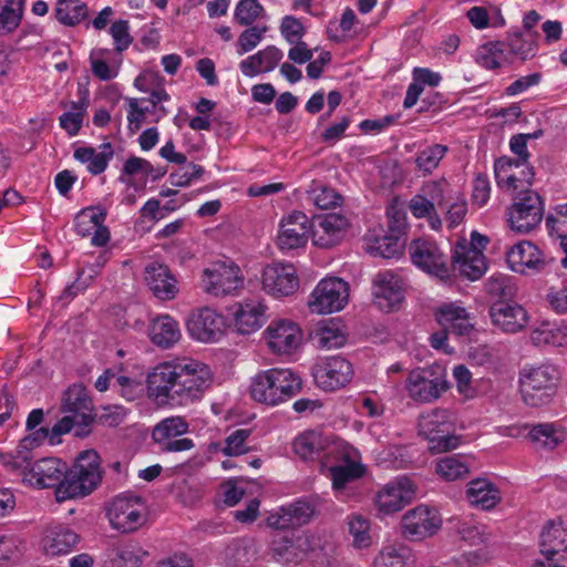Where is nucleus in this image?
I'll return each instance as SVG.
<instances>
[{
	"mask_svg": "<svg viewBox=\"0 0 567 567\" xmlns=\"http://www.w3.org/2000/svg\"><path fill=\"white\" fill-rule=\"evenodd\" d=\"M225 561L229 567L245 566L256 558V550L249 543L235 540L225 548Z\"/></svg>",
	"mask_w": 567,
	"mask_h": 567,
	"instance_id": "51",
	"label": "nucleus"
},
{
	"mask_svg": "<svg viewBox=\"0 0 567 567\" xmlns=\"http://www.w3.org/2000/svg\"><path fill=\"white\" fill-rule=\"evenodd\" d=\"M449 389L447 372L440 364L415 368L404 381L408 398L419 404L437 401Z\"/></svg>",
	"mask_w": 567,
	"mask_h": 567,
	"instance_id": "7",
	"label": "nucleus"
},
{
	"mask_svg": "<svg viewBox=\"0 0 567 567\" xmlns=\"http://www.w3.org/2000/svg\"><path fill=\"white\" fill-rule=\"evenodd\" d=\"M527 437L538 447L554 450L567 441V427L559 422L533 425Z\"/></svg>",
	"mask_w": 567,
	"mask_h": 567,
	"instance_id": "39",
	"label": "nucleus"
},
{
	"mask_svg": "<svg viewBox=\"0 0 567 567\" xmlns=\"http://www.w3.org/2000/svg\"><path fill=\"white\" fill-rule=\"evenodd\" d=\"M540 553L547 560L567 557V519L547 523L540 533Z\"/></svg>",
	"mask_w": 567,
	"mask_h": 567,
	"instance_id": "31",
	"label": "nucleus"
},
{
	"mask_svg": "<svg viewBox=\"0 0 567 567\" xmlns=\"http://www.w3.org/2000/svg\"><path fill=\"white\" fill-rule=\"evenodd\" d=\"M266 28L251 27L243 31L237 40V53L243 55L252 51L262 40Z\"/></svg>",
	"mask_w": 567,
	"mask_h": 567,
	"instance_id": "63",
	"label": "nucleus"
},
{
	"mask_svg": "<svg viewBox=\"0 0 567 567\" xmlns=\"http://www.w3.org/2000/svg\"><path fill=\"white\" fill-rule=\"evenodd\" d=\"M199 285L213 297L237 296L244 289L245 276L234 261L217 260L203 269Z\"/></svg>",
	"mask_w": 567,
	"mask_h": 567,
	"instance_id": "8",
	"label": "nucleus"
},
{
	"mask_svg": "<svg viewBox=\"0 0 567 567\" xmlns=\"http://www.w3.org/2000/svg\"><path fill=\"white\" fill-rule=\"evenodd\" d=\"M272 557L279 563L299 561V554L296 550L295 538L281 537L275 539L271 546Z\"/></svg>",
	"mask_w": 567,
	"mask_h": 567,
	"instance_id": "60",
	"label": "nucleus"
},
{
	"mask_svg": "<svg viewBox=\"0 0 567 567\" xmlns=\"http://www.w3.org/2000/svg\"><path fill=\"white\" fill-rule=\"evenodd\" d=\"M309 199L321 209L336 207L341 202V196L331 187L315 185L308 192Z\"/></svg>",
	"mask_w": 567,
	"mask_h": 567,
	"instance_id": "56",
	"label": "nucleus"
},
{
	"mask_svg": "<svg viewBox=\"0 0 567 567\" xmlns=\"http://www.w3.org/2000/svg\"><path fill=\"white\" fill-rule=\"evenodd\" d=\"M560 382V371L549 362L527 364L519 373L523 401L532 408H540L553 402Z\"/></svg>",
	"mask_w": 567,
	"mask_h": 567,
	"instance_id": "3",
	"label": "nucleus"
},
{
	"mask_svg": "<svg viewBox=\"0 0 567 567\" xmlns=\"http://www.w3.org/2000/svg\"><path fill=\"white\" fill-rule=\"evenodd\" d=\"M493 326L507 333H516L525 329L529 321L527 310L519 303L496 301L489 308Z\"/></svg>",
	"mask_w": 567,
	"mask_h": 567,
	"instance_id": "28",
	"label": "nucleus"
},
{
	"mask_svg": "<svg viewBox=\"0 0 567 567\" xmlns=\"http://www.w3.org/2000/svg\"><path fill=\"white\" fill-rule=\"evenodd\" d=\"M105 212L101 208L82 209L74 218V229L82 237L91 236L100 224L105 221Z\"/></svg>",
	"mask_w": 567,
	"mask_h": 567,
	"instance_id": "49",
	"label": "nucleus"
},
{
	"mask_svg": "<svg viewBox=\"0 0 567 567\" xmlns=\"http://www.w3.org/2000/svg\"><path fill=\"white\" fill-rule=\"evenodd\" d=\"M545 299L548 308L555 313H567V279L548 287Z\"/></svg>",
	"mask_w": 567,
	"mask_h": 567,
	"instance_id": "58",
	"label": "nucleus"
},
{
	"mask_svg": "<svg viewBox=\"0 0 567 567\" xmlns=\"http://www.w3.org/2000/svg\"><path fill=\"white\" fill-rule=\"evenodd\" d=\"M62 411L75 415L83 425V430L78 431V436L89 434V427L94 420V415L93 402L85 386L73 384L65 390L62 399Z\"/></svg>",
	"mask_w": 567,
	"mask_h": 567,
	"instance_id": "27",
	"label": "nucleus"
},
{
	"mask_svg": "<svg viewBox=\"0 0 567 567\" xmlns=\"http://www.w3.org/2000/svg\"><path fill=\"white\" fill-rule=\"evenodd\" d=\"M315 343L321 349L340 348L346 343L347 336L339 321L324 320L318 324L312 337Z\"/></svg>",
	"mask_w": 567,
	"mask_h": 567,
	"instance_id": "44",
	"label": "nucleus"
},
{
	"mask_svg": "<svg viewBox=\"0 0 567 567\" xmlns=\"http://www.w3.org/2000/svg\"><path fill=\"white\" fill-rule=\"evenodd\" d=\"M260 288L274 299L292 296L299 288V277L291 264L271 262L260 271Z\"/></svg>",
	"mask_w": 567,
	"mask_h": 567,
	"instance_id": "13",
	"label": "nucleus"
},
{
	"mask_svg": "<svg viewBox=\"0 0 567 567\" xmlns=\"http://www.w3.org/2000/svg\"><path fill=\"white\" fill-rule=\"evenodd\" d=\"M506 261L514 272L525 276L544 271L549 262L545 254L529 240H522L508 248Z\"/></svg>",
	"mask_w": 567,
	"mask_h": 567,
	"instance_id": "19",
	"label": "nucleus"
},
{
	"mask_svg": "<svg viewBox=\"0 0 567 567\" xmlns=\"http://www.w3.org/2000/svg\"><path fill=\"white\" fill-rule=\"evenodd\" d=\"M436 319L444 329L456 336L468 334L473 329L472 319L458 302H446L436 310Z\"/></svg>",
	"mask_w": 567,
	"mask_h": 567,
	"instance_id": "35",
	"label": "nucleus"
},
{
	"mask_svg": "<svg viewBox=\"0 0 567 567\" xmlns=\"http://www.w3.org/2000/svg\"><path fill=\"white\" fill-rule=\"evenodd\" d=\"M301 379L290 369L272 368L260 371L250 382V395L259 403L277 405L296 395Z\"/></svg>",
	"mask_w": 567,
	"mask_h": 567,
	"instance_id": "4",
	"label": "nucleus"
},
{
	"mask_svg": "<svg viewBox=\"0 0 567 567\" xmlns=\"http://www.w3.org/2000/svg\"><path fill=\"white\" fill-rule=\"evenodd\" d=\"M203 174V166L190 163L186 168L172 172L168 181L175 187H186L190 185L192 182L199 179Z\"/></svg>",
	"mask_w": 567,
	"mask_h": 567,
	"instance_id": "61",
	"label": "nucleus"
},
{
	"mask_svg": "<svg viewBox=\"0 0 567 567\" xmlns=\"http://www.w3.org/2000/svg\"><path fill=\"white\" fill-rule=\"evenodd\" d=\"M410 556V549L404 545H386L375 556L373 567H408Z\"/></svg>",
	"mask_w": 567,
	"mask_h": 567,
	"instance_id": "48",
	"label": "nucleus"
},
{
	"mask_svg": "<svg viewBox=\"0 0 567 567\" xmlns=\"http://www.w3.org/2000/svg\"><path fill=\"white\" fill-rule=\"evenodd\" d=\"M189 431V424L184 416H169L159 421L152 431V439L159 451L177 453L192 450L195 444L192 439L179 437Z\"/></svg>",
	"mask_w": 567,
	"mask_h": 567,
	"instance_id": "15",
	"label": "nucleus"
},
{
	"mask_svg": "<svg viewBox=\"0 0 567 567\" xmlns=\"http://www.w3.org/2000/svg\"><path fill=\"white\" fill-rule=\"evenodd\" d=\"M445 182H425L409 200V209L415 218H425L434 214L435 206L442 207L444 200Z\"/></svg>",
	"mask_w": 567,
	"mask_h": 567,
	"instance_id": "32",
	"label": "nucleus"
},
{
	"mask_svg": "<svg viewBox=\"0 0 567 567\" xmlns=\"http://www.w3.org/2000/svg\"><path fill=\"white\" fill-rule=\"evenodd\" d=\"M315 507L309 502L296 501L269 514L267 524L276 529H287L308 524L315 516Z\"/></svg>",
	"mask_w": 567,
	"mask_h": 567,
	"instance_id": "30",
	"label": "nucleus"
},
{
	"mask_svg": "<svg viewBox=\"0 0 567 567\" xmlns=\"http://www.w3.org/2000/svg\"><path fill=\"white\" fill-rule=\"evenodd\" d=\"M110 34L112 35L114 48L117 52H123L133 42L127 20L120 19L114 21L110 27Z\"/></svg>",
	"mask_w": 567,
	"mask_h": 567,
	"instance_id": "62",
	"label": "nucleus"
},
{
	"mask_svg": "<svg viewBox=\"0 0 567 567\" xmlns=\"http://www.w3.org/2000/svg\"><path fill=\"white\" fill-rule=\"evenodd\" d=\"M316 384L324 391L344 388L353 377L352 364L339 355L319 359L312 367Z\"/></svg>",
	"mask_w": 567,
	"mask_h": 567,
	"instance_id": "16",
	"label": "nucleus"
},
{
	"mask_svg": "<svg viewBox=\"0 0 567 567\" xmlns=\"http://www.w3.org/2000/svg\"><path fill=\"white\" fill-rule=\"evenodd\" d=\"M465 498L473 507L483 511L494 508L502 499L498 487L487 478H475L468 482Z\"/></svg>",
	"mask_w": 567,
	"mask_h": 567,
	"instance_id": "36",
	"label": "nucleus"
},
{
	"mask_svg": "<svg viewBox=\"0 0 567 567\" xmlns=\"http://www.w3.org/2000/svg\"><path fill=\"white\" fill-rule=\"evenodd\" d=\"M374 305L382 311H392L403 301V282L390 270L378 272L372 280Z\"/></svg>",
	"mask_w": 567,
	"mask_h": 567,
	"instance_id": "24",
	"label": "nucleus"
},
{
	"mask_svg": "<svg viewBox=\"0 0 567 567\" xmlns=\"http://www.w3.org/2000/svg\"><path fill=\"white\" fill-rule=\"evenodd\" d=\"M447 146L441 144L429 145L416 154L415 165L423 175L431 174L443 159Z\"/></svg>",
	"mask_w": 567,
	"mask_h": 567,
	"instance_id": "50",
	"label": "nucleus"
},
{
	"mask_svg": "<svg viewBox=\"0 0 567 567\" xmlns=\"http://www.w3.org/2000/svg\"><path fill=\"white\" fill-rule=\"evenodd\" d=\"M107 517L114 529L131 533L145 524L146 505L141 496L122 494L110 503Z\"/></svg>",
	"mask_w": 567,
	"mask_h": 567,
	"instance_id": "10",
	"label": "nucleus"
},
{
	"mask_svg": "<svg viewBox=\"0 0 567 567\" xmlns=\"http://www.w3.org/2000/svg\"><path fill=\"white\" fill-rule=\"evenodd\" d=\"M507 47L511 53L522 60L534 56L537 52V42L530 34L526 37L522 33L511 35L507 41Z\"/></svg>",
	"mask_w": 567,
	"mask_h": 567,
	"instance_id": "55",
	"label": "nucleus"
},
{
	"mask_svg": "<svg viewBox=\"0 0 567 567\" xmlns=\"http://www.w3.org/2000/svg\"><path fill=\"white\" fill-rule=\"evenodd\" d=\"M442 526V518L435 508L419 505L408 511L401 519L402 535L410 540H423L435 535Z\"/></svg>",
	"mask_w": 567,
	"mask_h": 567,
	"instance_id": "18",
	"label": "nucleus"
},
{
	"mask_svg": "<svg viewBox=\"0 0 567 567\" xmlns=\"http://www.w3.org/2000/svg\"><path fill=\"white\" fill-rule=\"evenodd\" d=\"M265 339L268 348L276 354H291L302 342V331L290 319H277L266 328Z\"/></svg>",
	"mask_w": 567,
	"mask_h": 567,
	"instance_id": "20",
	"label": "nucleus"
},
{
	"mask_svg": "<svg viewBox=\"0 0 567 567\" xmlns=\"http://www.w3.org/2000/svg\"><path fill=\"white\" fill-rule=\"evenodd\" d=\"M505 44L502 42H489L477 50L476 61L485 69L494 70L501 68L505 59Z\"/></svg>",
	"mask_w": 567,
	"mask_h": 567,
	"instance_id": "53",
	"label": "nucleus"
},
{
	"mask_svg": "<svg viewBox=\"0 0 567 567\" xmlns=\"http://www.w3.org/2000/svg\"><path fill=\"white\" fill-rule=\"evenodd\" d=\"M87 7L81 0H58L54 14L64 25L73 27L87 17Z\"/></svg>",
	"mask_w": 567,
	"mask_h": 567,
	"instance_id": "46",
	"label": "nucleus"
},
{
	"mask_svg": "<svg viewBox=\"0 0 567 567\" xmlns=\"http://www.w3.org/2000/svg\"><path fill=\"white\" fill-rule=\"evenodd\" d=\"M214 373L208 364L182 357L157 363L146 375V393L158 406H187L212 388Z\"/></svg>",
	"mask_w": 567,
	"mask_h": 567,
	"instance_id": "1",
	"label": "nucleus"
},
{
	"mask_svg": "<svg viewBox=\"0 0 567 567\" xmlns=\"http://www.w3.org/2000/svg\"><path fill=\"white\" fill-rule=\"evenodd\" d=\"M435 471L442 480L453 482L468 476L470 464L463 455H450L436 461Z\"/></svg>",
	"mask_w": 567,
	"mask_h": 567,
	"instance_id": "45",
	"label": "nucleus"
},
{
	"mask_svg": "<svg viewBox=\"0 0 567 567\" xmlns=\"http://www.w3.org/2000/svg\"><path fill=\"white\" fill-rule=\"evenodd\" d=\"M264 12L258 0H240L235 9L234 18L240 25H250Z\"/></svg>",
	"mask_w": 567,
	"mask_h": 567,
	"instance_id": "59",
	"label": "nucleus"
},
{
	"mask_svg": "<svg viewBox=\"0 0 567 567\" xmlns=\"http://www.w3.org/2000/svg\"><path fill=\"white\" fill-rule=\"evenodd\" d=\"M453 529L470 546L487 545L492 538L488 527L473 516L456 519Z\"/></svg>",
	"mask_w": 567,
	"mask_h": 567,
	"instance_id": "42",
	"label": "nucleus"
},
{
	"mask_svg": "<svg viewBox=\"0 0 567 567\" xmlns=\"http://www.w3.org/2000/svg\"><path fill=\"white\" fill-rule=\"evenodd\" d=\"M251 435L249 429H238L230 433L225 440V446L223 453L228 456H239L246 454L249 449L247 446V440Z\"/></svg>",
	"mask_w": 567,
	"mask_h": 567,
	"instance_id": "57",
	"label": "nucleus"
},
{
	"mask_svg": "<svg viewBox=\"0 0 567 567\" xmlns=\"http://www.w3.org/2000/svg\"><path fill=\"white\" fill-rule=\"evenodd\" d=\"M488 238L477 231H472L471 240H457L454 249V267L470 280L480 279L486 271L487 265L483 254Z\"/></svg>",
	"mask_w": 567,
	"mask_h": 567,
	"instance_id": "9",
	"label": "nucleus"
},
{
	"mask_svg": "<svg viewBox=\"0 0 567 567\" xmlns=\"http://www.w3.org/2000/svg\"><path fill=\"white\" fill-rule=\"evenodd\" d=\"M181 337L178 322L171 316H159L152 320L150 338L155 346L169 349L179 341Z\"/></svg>",
	"mask_w": 567,
	"mask_h": 567,
	"instance_id": "40",
	"label": "nucleus"
},
{
	"mask_svg": "<svg viewBox=\"0 0 567 567\" xmlns=\"http://www.w3.org/2000/svg\"><path fill=\"white\" fill-rule=\"evenodd\" d=\"M311 223L308 216L295 210L285 215L279 223L277 245L280 250L298 249L306 246Z\"/></svg>",
	"mask_w": 567,
	"mask_h": 567,
	"instance_id": "23",
	"label": "nucleus"
},
{
	"mask_svg": "<svg viewBox=\"0 0 567 567\" xmlns=\"http://www.w3.org/2000/svg\"><path fill=\"white\" fill-rule=\"evenodd\" d=\"M101 482L100 456L86 450L78 456L75 464L65 470L61 485L56 489L59 499L83 497Z\"/></svg>",
	"mask_w": 567,
	"mask_h": 567,
	"instance_id": "5",
	"label": "nucleus"
},
{
	"mask_svg": "<svg viewBox=\"0 0 567 567\" xmlns=\"http://www.w3.org/2000/svg\"><path fill=\"white\" fill-rule=\"evenodd\" d=\"M342 443H330L321 432L305 431L300 433L292 443L293 452L303 460H313L323 451L330 456L333 455L330 449Z\"/></svg>",
	"mask_w": 567,
	"mask_h": 567,
	"instance_id": "38",
	"label": "nucleus"
},
{
	"mask_svg": "<svg viewBox=\"0 0 567 567\" xmlns=\"http://www.w3.org/2000/svg\"><path fill=\"white\" fill-rule=\"evenodd\" d=\"M79 535L65 525H53L45 529L42 548L47 556L70 554L79 543Z\"/></svg>",
	"mask_w": 567,
	"mask_h": 567,
	"instance_id": "34",
	"label": "nucleus"
},
{
	"mask_svg": "<svg viewBox=\"0 0 567 567\" xmlns=\"http://www.w3.org/2000/svg\"><path fill=\"white\" fill-rule=\"evenodd\" d=\"M546 226L551 235H567V203L555 207V214H551L546 218Z\"/></svg>",
	"mask_w": 567,
	"mask_h": 567,
	"instance_id": "64",
	"label": "nucleus"
},
{
	"mask_svg": "<svg viewBox=\"0 0 567 567\" xmlns=\"http://www.w3.org/2000/svg\"><path fill=\"white\" fill-rule=\"evenodd\" d=\"M24 0H0V34L13 32L21 23Z\"/></svg>",
	"mask_w": 567,
	"mask_h": 567,
	"instance_id": "47",
	"label": "nucleus"
},
{
	"mask_svg": "<svg viewBox=\"0 0 567 567\" xmlns=\"http://www.w3.org/2000/svg\"><path fill=\"white\" fill-rule=\"evenodd\" d=\"M455 414L443 408H435L421 413L417 419L419 434L430 443L434 453L455 450L461 444V437L455 435Z\"/></svg>",
	"mask_w": 567,
	"mask_h": 567,
	"instance_id": "6",
	"label": "nucleus"
},
{
	"mask_svg": "<svg viewBox=\"0 0 567 567\" xmlns=\"http://www.w3.org/2000/svg\"><path fill=\"white\" fill-rule=\"evenodd\" d=\"M350 287L338 277L321 279L312 290L308 306L315 313H332L342 310L349 301Z\"/></svg>",
	"mask_w": 567,
	"mask_h": 567,
	"instance_id": "12",
	"label": "nucleus"
},
{
	"mask_svg": "<svg viewBox=\"0 0 567 567\" xmlns=\"http://www.w3.org/2000/svg\"><path fill=\"white\" fill-rule=\"evenodd\" d=\"M415 486L406 476H400L385 484L375 495V506L382 514L401 511L414 497Z\"/></svg>",
	"mask_w": 567,
	"mask_h": 567,
	"instance_id": "22",
	"label": "nucleus"
},
{
	"mask_svg": "<svg viewBox=\"0 0 567 567\" xmlns=\"http://www.w3.org/2000/svg\"><path fill=\"white\" fill-rule=\"evenodd\" d=\"M145 281L154 296L161 300H172L178 293L177 280L167 266L152 262L145 268Z\"/></svg>",
	"mask_w": 567,
	"mask_h": 567,
	"instance_id": "33",
	"label": "nucleus"
},
{
	"mask_svg": "<svg viewBox=\"0 0 567 567\" xmlns=\"http://www.w3.org/2000/svg\"><path fill=\"white\" fill-rule=\"evenodd\" d=\"M47 435L48 430L41 427L33 435L21 440L14 454H1V463L8 470L21 476L24 484L37 488L59 487L66 470V464L56 457L32 462L30 449L38 442V436Z\"/></svg>",
	"mask_w": 567,
	"mask_h": 567,
	"instance_id": "2",
	"label": "nucleus"
},
{
	"mask_svg": "<svg viewBox=\"0 0 567 567\" xmlns=\"http://www.w3.org/2000/svg\"><path fill=\"white\" fill-rule=\"evenodd\" d=\"M111 54L109 49H94L90 55L91 70L101 81L114 79L118 73V63H109L105 59Z\"/></svg>",
	"mask_w": 567,
	"mask_h": 567,
	"instance_id": "52",
	"label": "nucleus"
},
{
	"mask_svg": "<svg viewBox=\"0 0 567 567\" xmlns=\"http://www.w3.org/2000/svg\"><path fill=\"white\" fill-rule=\"evenodd\" d=\"M114 152L111 143H103L99 148L83 146L74 151V158L86 165L92 175L102 174L113 158Z\"/></svg>",
	"mask_w": 567,
	"mask_h": 567,
	"instance_id": "41",
	"label": "nucleus"
},
{
	"mask_svg": "<svg viewBox=\"0 0 567 567\" xmlns=\"http://www.w3.org/2000/svg\"><path fill=\"white\" fill-rule=\"evenodd\" d=\"M337 464L328 468L332 488L340 497L347 486L364 474L363 465L357 460V452L346 444L330 449Z\"/></svg>",
	"mask_w": 567,
	"mask_h": 567,
	"instance_id": "17",
	"label": "nucleus"
},
{
	"mask_svg": "<svg viewBox=\"0 0 567 567\" xmlns=\"http://www.w3.org/2000/svg\"><path fill=\"white\" fill-rule=\"evenodd\" d=\"M344 524L355 549H367L373 545L371 520L368 517L352 513L346 517Z\"/></svg>",
	"mask_w": 567,
	"mask_h": 567,
	"instance_id": "43",
	"label": "nucleus"
},
{
	"mask_svg": "<svg viewBox=\"0 0 567 567\" xmlns=\"http://www.w3.org/2000/svg\"><path fill=\"white\" fill-rule=\"evenodd\" d=\"M494 174L498 187L516 192L523 190L532 184L534 172L528 165H522L518 161L503 156L494 164Z\"/></svg>",
	"mask_w": 567,
	"mask_h": 567,
	"instance_id": "26",
	"label": "nucleus"
},
{
	"mask_svg": "<svg viewBox=\"0 0 567 567\" xmlns=\"http://www.w3.org/2000/svg\"><path fill=\"white\" fill-rule=\"evenodd\" d=\"M412 262L441 281L450 278L449 258L437 244L427 238H417L409 246Z\"/></svg>",
	"mask_w": 567,
	"mask_h": 567,
	"instance_id": "14",
	"label": "nucleus"
},
{
	"mask_svg": "<svg viewBox=\"0 0 567 567\" xmlns=\"http://www.w3.org/2000/svg\"><path fill=\"white\" fill-rule=\"evenodd\" d=\"M507 220L513 230L529 233L535 229L544 216V203L542 197L532 189H523L508 208Z\"/></svg>",
	"mask_w": 567,
	"mask_h": 567,
	"instance_id": "11",
	"label": "nucleus"
},
{
	"mask_svg": "<svg viewBox=\"0 0 567 567\" xmlns=\"http://www.w3.org/2000/svg\"><path fill=\"white\" fill-rule=\"evenodd\" d=\"M282 58L284 53L280 49L275 45H268L244 59L239 63V69L245 76L254 78L259 73L275 70Z\"/></svg>",
	"mask_w": 567,
	"mask_h": 567,
	"instance_id": "37",
	"label": "nucleus"
},
{
	"mask_svg": "<svg viewBox=\"0 0 567 567\" xmlns=\"http://www.w3.org/2000/svg\"><path fill=\"white\" fill-rule=\"evenodd\" d=\"M226 318L212 308L192 312L187 320L189 334L200 342H216L226 332Z\"/></svg>",
	"mask_w": 567,
	"mask_h": 567,
	"instance_id": "21",
	"label": "nucleus"
},
{
	"mask_svg": "<svg viewBox=\"0 0 567 567\" xmlns=\"http://www.w3.org/2000/svg\"><path fill=\"white\" fill-rule=\"evenodd\" d=\"M348 228L349 220L341 214L318 216L311 223L312 243L320 248L333 247L344 238Z\"/></svg>",
	"mask_w": 567,
	"mask_h": 567,
	"instance_id": "25",
	"label": "nucleus"
},
{
	"mask_svg": "<svg viewBox=\"0 0 567 567\" xmlns=\"http://www.w3.org/2000/svg\"><path fill=\"white\" fill-rule=\"evenodd\" d=\"M86 106L83 103H72L68 112L60 117V126L65 130L70 136H75L82 127Z\"/></svg>",
	"mask_w": 567,
	"mask_h": 567,
	"instance_id": "54",
	"label": "nucleus"
},
{
	"mask_svg": "<svg viewBox=\"0 0 567 567\" xmlns=\"http://www.w3.org/2000/svg\"><path fill=\"white\" fill-rule=\"evenodd\" d=\"M267 306L262 300L246 298L233 307V319L238 332L249 334L266 321Z\"/></svg>",
	"mask_w": 567,
	"mask_h": 567,
	"instance_id": "29",
	"label": "nucleus"
}]
</instances>
